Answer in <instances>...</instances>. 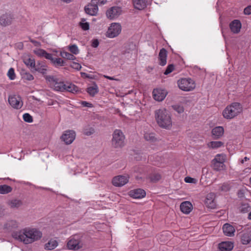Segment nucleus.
<instances>
[{
    "label": "nucleus",
    "mask_w": 251,
    "mask_h": 251,
    "mask_svg": "<svg viewBox=\"0 0 251 251\" xmlns=\"http://www.w3.org/2000/svg\"><path fill=\"white\" fill-rule=\"evenodd\" d=\"M12 236L24 244H29L40 240L42 237V233L37 228L28 227L13 233Z\"/></svg>",
    "instance_id": "nucleus-1"
},
{
    "label": "nucleus",
    "mask_w": 251,
    "mask_h": 251,
    "mask_svg": "<svg viewBox=\"0 0 251 251\" xmlns=\"http://www.w3.org/2000/svg\"><path fill=\"white\" fill-rule=\"evenodd\" d=\"M155 118L158 125L161 128L169 129L172 125L171 116L165 108L157 109L154 112Z\"/></svg>",
    "instance_id": "nucleus-2"
},
{
    "label": "nucleus",
    "mask_w": 251,
    "mask_h": 251,
    "mask_svg": "<svg viewBox=\"0 0 251 251\" xmlns=\"http://www.w3.org/2000/svg\"><path fill=\"white\" fill-rule=\"evenodd\" d=\"M242 111V106L240 103L233 102L227 106L223 111V115L226 119H231Z\"/></svg>",
    "instance_id": "nucleus-3"
},
{
    "label": "nucleus",
    "mask_w": 251,
    "mask_h": 251,
    "mask_svg": "<svg viewBox=\"0 0 251 251\" xmlns=\"http://www.w3.org/2000/svg\"><path fill=\"white\" fill-rule=\"evenodd\" d=\"M112 146L115 148H122L124 146L125 136L123 132L116 129L113 133Z\"/></svg>",
    "instance_id": "nucleus-4"
},
{
    "label": "nucleus",
    "mask_w": 251,
    "mask_h": 251,
    "mask_svg": "<svg viewBox=\"0 0 251 251\" xmlns=\"http://www.w3.org/2000/svg\"><path fill=\"white\" fill-rule=\"evenodd\" d=\"M226 155L224 154H217L212 161V167L216 171H221L225 169V162L226 160Z\"/></svg>",
    "instance_id": "nucleus-5"
},
{
    "label": "nucleus",
    "mask_w": 251,
    "mask_h": 251,
    "mask_svg": "<svg viewBox=\"0 0 251 251\" xmlns=\"http://www.w3.org/2000/svg\"><path fill=\"white\" fill-rule=\"evenodd\" d=\"M177 84L179 88L185 91L193 90L195 88V84L191 78H182L178 80Z\"/></svg>",
    "instance_id": "nucleus-6"
},
{
    "label": "nucleus",
    "mask_w": 251,
    "mask_h": 251,
    "mask_svg": "<svg viewBox=\"0 0 251 251\" xmlns=\"http://www.w3.org/2000/svg\"><path fill=\"white\" fill-rule=\"evenodd\" d=\"M83 246V243L78 236L73 237L68 241L67 244L68 249L70 250L76 251L82 248Z\"/></svg>",
    "instance_id": "nucleus-7"
},
{
    "label": "nucleus",
    "mask_w": 251,
    "mask_h": 251,
    "mask_svg": "<svg viewBox=\"0 0 251 251\" xmlns=\"http://www.w3.org/2000/svg\"><path fill=\"white\" fill-rule=\"evenodd\" d=\"M122 27L119 23H112L109 27L106 32V36L109 38L117 36L121 32Z\"/></svg>",
    "instance_id": "nucleus-8"
},
{
    "label": "nucleus",
    "mask_w": 251,
    "mask_h": 251,
    "mask_svg": "<svg viewBox=\"0 0 251 251\" xmlns=\"http://www.w3.org/2000/svg\"><path fill=\"white\" fill-rule=\"evenodd\" d=\"M9 104L14 109H19L23 105L21 97L17 95H11L8 97Z\"/></svg>",
    "instance_id": "nucleus-9"
},
{
    "label": "nucleus",
    "mask_w": 251,
    "mask_h": 251,
    "mask_svg": "<svg viewBox=\"0 0 251 251\" xmlns=\"http://www.w3.org/2000/svg\"><path fill=\"white\" fill-rule=\"evenodd\" d=\"M122 9L118 6H113L108 9L106 12V16L110 19L118 17L122 14Z\"/></svg>",
    "instance_id": "nucleus-10"
},
{
    "label": "nucleus",
    "mask_w": 251,
    "mask_h": 251,
    "mask_svg": "<svg viewBox=\"0 0 251 251\" xmlns=\"http://www.w3.org/2000/svg\"><path fill=\"white\" fill-rule=\"evenodd\" d=\"M75 138V133L73 130H67L64 132L61 137V139L66 144H71Z\"/></svg>",
    "instance_id": "nucleus-11"
},
{
    "label": "nucleus",
    "mask_w": 251,
    "mask_h": 251,
    "mask_svg": "<svg viewBox=\"0 0 251 251\" xmlns=\"http://www.w3.org/2000/svg\"><path fill=\"white\" fill-rule=\"evenodd\" d=\"M128 182V177L125 176H115L112 180L113 185L117 187L123 186Z\"/></svg>",
    "instance_id": "nucleus-12"
},
{
    "label": "nucleus",
    "mask_w": 251,
    "mask_h": 251,
    "mask_svg": "<svg viewBox=\"0 0 251 251\" xmlns=\"http://www.w3.org/2000/svg\"><path fill=\"white\" fill-rule=\"evenodd\" d=\"M167 92L166 90L161 89H155L152 92L154 99L157 101H162L166 97Z\"/></svg>",
    "instance_id": "nucleus-13"
},
{
    "label": "nucleus",
    "mask_w": 251,
    "mask_h": 251,
    "mask_svg": "<svg viewBox=\"0 0 251 251\" xmlns=\"http://www.w3.org/2000/svg\"><path fill=\"white\" fill-rule=\"evenodd\" d=\"M13 16L10 13H5L0 17V25L3 26H8L12 24Z\"/></svg>",
    "instance_id": "nucleus-14"
},
{
    "label": "nucleus",
    "mask_w": 251,
    "mask_h": 251,
    "mask_svg": "<svg viewBox=\"0 0 251 251\" xmlns=\"http://www.w3.org/2000/svg\"><path fill=\"white\" fill-rule=\"evenodd\" d=\"M215 195L213 193H210L207 195L205 200V203L208 208L212 209L215 207Z\"/></svg>",
    "instance_id": "nucleus-15"
},
{
    "label": "nucleus",
    "mask_w": 251,
    "mask_h": 251,
    "mask_svg": "<svg viewBox=\"0 0 251 251\" xmlns=\"http://www.w3.org/2000/svg\"><path fill=\"white\" fill-rule=\"evenodd\" d=\"M85 12L92 16L96 15L98 11V7L92 1L84 8Z\"/></svg>",
    "instance_id": "nucleus-16"
},
{
    "label": "nucleus",
    "mask_w": 251,
    "mask_h": 251,
    "mask_svg": "<svg viewBox=\"0 0 251 251\" xmlns=\"http://www.w3.org/2000/svg\"><path fill=\"white\" fill-rule=\"evenodd\" d=\"M231 31L233 33H238L240 31L241 24L239 20H234L229 25Z\"/></svg>",
    "instance_id": "nucleus-17"
},
{
    "label": "nucleus",
    "mask_w": 251,
    "mask_h": 251,
    "mask_svg": "<svg viewBox=\"0 0 251 251\" xmlns=\"http://www.w3.org/2000/svg\"><path fill=\"white\" fill-rule=\"evenodd\" d=\"M19 223L15 220H10L7 221L4 225V228L8 231L17 229L19 226Z\"/></svg>",
    "instance_id": "nucleus-18"
},
{
    "label": "nucleus",
    "mask_w": 251,
    "mask_h": 251,
    "mask_svg": "<svg viewBox=\"0 0 251 251\" xmlns=\"http://www.w3.org/2000/svg\"><path fill=\"white\" fill-rule=\"evenodd\" d=\"M167 50L162 48L160 50L159 55V64L161 66H164L167 63Z\"/></svg>",
    "instance_id": "nucleus-19"
},
{
    "label": "nucleus",
    "mask_w": 251,
    "mask_h": 251,
    "mask_svg": "<svg viewBox=\"0 0 251 251\" xmlns=\"http://www.w3.org/2000/svg\"><path fill=\"white\" fill-rule=\"evenodd\" d=\"M223 230L226 236L231 237L234 235L235 228L231 225L225 224L223 226Z\"/></svg>",
    "instance_id": "nucleus-20"
},
{
    "label": "nucleus",
    "mask_w": 251,
    "mask_h": 251,
    "mask_svg": "<svg viewBox=\"0 0 251 251\" xmlns=\"http://www.w3.org/2000/svg\"><path fill=\"white\" fill-rule=\"evenodd\" d=\"M233 248V244L231 242H224L219 244L221 251H230Z\"/></svg>",
    "instance_id": "nucleus-21"
},
{
    "label": "nucleus",
    "mask_w": 251,
    "mask_h": 251,
    "mask_svg": "<svg viewBox=\"0 0 251 251\" xmlns=\"http://www.w3.org/2000/svg\"><path fill=\"white\" fill-rule=\"evenodd\" d=\"M192 205L189 201H184L182 202L180 206L181 211L185 214L189 213L192 210Z\"/></svg>",
    "instance_id": "nucleus-22"
},
{
    "label": "nucleus",
    "mask_w": 251,
    "mask_h": 251,
    "mask_svg": "<svg viewBox=\"0 0 251 251\" xmlns=\"http://www.w3.org/2000/svg\"><path fill=\"white\" fill-rule=\"evenodd\" d=\"M33 69L34 71H37L43 74L44 75L47 74V72L46 66L44 64L39 62H37V64H35Z\"/></svg>",
    "instance_id": "nucleus-23"
},
{
    "label": "nucleus",
    "mask_w": 251,
    "mask_h": 251,
    "mask_svg": "<svg viewBox=\"0 0 251 251\" xmlns=\"http://www.w3.org/2000/svg\"><path fill=\"white\" fill-rule=\"evenodd\" d=\"M7 203L11 208L18 209L22 205L23 202L20 200L13 199L8 201Z\"/></svg>",
    "instance_id": "nucleus-24"
},
{
    "label": "nucleus",
    "mask_w": 251,
    "mask_h": 251,
    "mask_svg": "<svg viewBox=\"0 0 251 251\" xmlns=\"http://www.w3.org/2000/svg\"><path fill=\"white\" fill-rule=\"evenodd\" d=\"M224 132V129L222 126L215 127L212 130V135L215 139H218L221 137L223 135Z\"/></svg>",
    "instance_id": "nucleus-25"
},
{
    "label": "nucleus",
    "mask_w": 251,
    "mask_h": 251,
    "mask_svg": "<svg viewBox=\"0 0 251 251\" xmlns=\"http://www.w3.org/2000/svg\"><path fill=\"white\" fill-rule=\"evenodd\" d=\"M66 84L64 82L59 81L57 78V81L54 83L53 86L54 89L57 91L65 92Z\"/></svg>",
    "instance_id": "nucleus-26"
},
{
    "label": "nucleus",
    "mask_w": 251,
    "mask_h": 251,
    "mask_svg": "<svg viewBox=\"0 0 251 251\" xmlns=\"http://www.w3.org/2000/svg\"><path fill=\"white\" fill-rule=\"evenodd\" d=\"M58 246V242L54 239L50 240L45 245V249L48 250H52Z\"/></svg>",
    "instance_id": "nucleus-27"
},
{
    "label": "nucleus",
    "mask_w": 251,
    "mask_h": 251,
    "mask_svg": "<svg viewBox=\"0 0 251 251\" xmlns=\"http://www.w3.org/2000/svg\"><path fill=\"white\" fill-rule=\"evenodd\" d=\"M87 92L91 96L94 97L99 92L98 86L94 83L92 86L87 88Z\"/></svg>",
    "instance_id": "nucleus-28"
},
{
    "label": "nucleus",
    "mask_w": 251,
    "mask_h": 251,
    "mask_svg": "<svg viewBox=\"0 0 251 251\" xmlns=\"http://www.w3.org/2000/svg\"><path fill=\"white\" fill-rule=\"evenodd\" d=\"M251 241V234L250 233H244L241 236V242L244 245H247Z\"/></svg>",
    "instance_id": "nucleus-29"
},
{
    "label": "nucleus",
    "mask_w": 251,
    "mask_h": 251,
    "mask_svg": "<svg viewBox=\"0 0 251 251\" xmlns=\"http://www.w3.org/2000/svg\"><path fill=\"white\" fill-rule=\"evenodd\" d=\"M224 145V143L221 141H211L207 143V147L212 149H218Z\"/></svg>",
    "instance_id": "nucleus-30"
},
{
    "label": "nucleus",
    "mask_w": 251,
    "mask_h": 251,
    "mask_svg": "<svg viewBox=\"0 0 251 251\" xmlns=\"http://www.w3.org/2000/svg\"><path fill=\"white\" fill-rule=\"evenodd\" d=\"M65 88V91H68L72 93L78 91V88L72 83H66Z\"/></svg>",
    "instance_id": "nucleus-31"
},
{
    "label": "nucleus",
    "mask_w": 251,
    "mask_h": 251,
    "mask_svg": "<svg viewBox=\"0 0 251 251\" xmlns=\"http://www.w3.org/2000/svg\"><path fill=\"white\" fill-rule=\"evenodd\" d=\"M129 196L134 199H140L141 198V189L131 190Z\"/></svg>",
    "instance_id": "nucleus-32"
},
{
    "label": "nucleus",
    "mask_w": 251,
    "mask_h": 251,
    "mask_svg": "<svg viewBox=\"0 0 251 251\" xmlns=\"http://www.w3.org/2000/svg\"><path fill=\"white\" fill-rule=\"evenodd\" d=\"M12 188L10 186L7 185H0V194H6L11 192Z\"/></svg>",
    "instance_id": "nucleus-33"
},
{
    "label": "nucleus",
    "mask_w": 251,
    "mask_h": 251,
    "mask_svg": "<svg viewBox=\"0 0 251 251\" xmlns=\"http://www.w3.org/2000/svg\"><path fill=\"white\" fill-rule=\"evenodd\" d=\"M60 55L63 58L70 60H74L76 58L73 54L64 51L60 52Z\"/></svg>",
    "instance_id": "nucleus-34"
},
{
    "label": "nucleus",
    "mask_w": 251,
    "mask_h": 251,
    "mask_svg": "<svg viewBox=\"0 0 251 251\" xmlns=\"http://www.w3.org/2000/svg\"><path fill=\"white\" fill-rule=\"evenodd\" d=\"M239 210L242 213H247L250 211L251 207L249 203H242L239 207Z\"/></svg>",
    "instance_id": "nucleus-35"
},
{
    "label": "nucleus",
    "mask_w": 251,
    "mask_h": 251,
    "mask_svg": "<svg viewBox=\"0 0 251 251\" xmlns=\"http://www.w3.org/2000/svg\"><path fill=\"white\" fill-rule=\"evenodd\" d=\"M144 138L146 140L150 142H154L156 139L153 133H146L144 134Z\"/></svg>",
    "instance_id": "nucleus-36"
},
{
    "label": "nucleus",
    "mask_w": 251,
    "mask_h": 251,
    "mask_svg": "<svg viewBox=\"0 0 251 251\" xmlns=\"http://www.w3.org/2000/svg\"><path fill=\"white\" fill-rule=\"evenodd\" d=\"M161 176L158 173H153L150 176V179L151 182L155 183L161 179Z\"/></svg>",
    "instance_id": "nucleus-37"
},
{
    "label": "nucleus",
    "mask_w": 251,
    "mask_h": 251,
    "mask_svg": "<svg viewBox=\"0 0 251 251\" xmlns=\"http://www.w3.org/2000/svg\"><path fill=\"white\" fill-rule=\"evenodd\" d=\"M51 63L56 67L64 66V61L60 58H53Z\"/></svg>",
    "instance_id": "nucleus-38"
},
{
    "label": "nucleus",
    "mask_w": 251,
    "mask_h": 251,
    "mask_svg": "<svg viewBox=\"0 0 251 251\" xmlns=\"http://www.w3.org/2000/svg\"><path fill=\"white\" fill-rule=\"evenodd\" d=\"M24 63L26 66L30 67L31 69H33L34 66L35 65L34 59H31L30 58L25 59L24 60Z\"/></svg>",
    "instance_id": "nucleus-39"
},
{
    "label": "nucleus",
    "mask_w": 251,
    "mask_h": 251,
    "mask_svg": "<svg viewBox=\"0 0 251 251\" xmlns=\"http://www.w3.org/2000/svg\"><path fill=\"white\" fill-rule=\"evenodd\" d=\"M44 77L45 78L46 80L49 82L51 85H53L54 83L57 81V78L54 77L53 75H45Z\"/></svg>",
    "instance_id": "nucleus-40"
},
{
    "label": "nucleus",
    "mask_w": 251,
    "mask_h": 251,
    "mask_svg": "<svg viewBox=\"0 0 251 251\" xmlns=\"http://www.w3.org/2000/svg\"><path fill=\"white\" fill-rule=\"evenodd\" d=\"M69 48V50L74 54H77L79 53V50L75 45L70 46Z\"/></svg>",
    "instance_id": "nucleus-41"
},
{
    "label": "nucleus",
    "mask_w": 251,
    "mask_h": 251,
    "mask_svg": "<svg viewBox=\"0 0 251 251\" xmlns=\"http://www.w3.org/2000/svg\"><path fill=\"white\" fill-rule=\"evenodd\" d=\"M7 75L10 80H14L16 77L14 69L11 68L8 71Z\"/></svg>",
    "instance_id": "nucleus-42"
},
{
    "label": "nucleus",
    "mask_w": 251,
    "mask_h": 251,
    "mask_svg": "<svg viewBox=\"0 0 251 251\" xmlns=\"http://www.w3.org/2000/svg\"><path fill=\"white\" fill-rule=\"evenodd\" d=\"M24 120L27 123H31L33 121L32 116L28 113H25L23 116Z\"/></svg>",
    "instance_id": "nucleus-43"
},
{
    "label": "nucleus",
    "mask_w": 251,
    "mask_h": 251,
    "mask_svg": "<svg viewBox=\"0 0 251 251\" xmlns=\"http://www.w3.org/2000/svg\"><path fill=\"white\" fill-rule=\"evenodd\" d=\"M46 52L45 50L41 49H37L34 50V53L40 57H44Z\"/></svg>",
    "instance_id": "nucleus-44"
},
{
    "label": "nucleus",
    "mask_w": 251,
    "mask_h": 251,
    "mask_svg": "<svg viewBox=\"0 0 251 251\" xmlns=\"http://www.w3.org/2000/svg\"><path fill=\"white\" fill-rule=\"evenodd\" d=\"M91 1L93 4H95L98 7L99 5L101 6L105 4L107 2V0H91Z\"/></svg>",
    "instance_id": "nucleus-45"
},
{
    "label": "nucleus",
    "mask_w": 251,
    "mask_h": 251,
    "mask_svg": "<svg viewBox=\"0 0 251 251\" xmlns=\"http://www.w3.org/2000/svg\"><path fill=\"white\" fill-rule=\"evenodd\" d=\"M134 7L138 10H141V0H132Z\"/></svg>",
    "instance_id": "nucleus-46"
},
{
    "label": "nucleus",
    "mask_w": 251,
    "mask_h": 251,
    "mask_svg": "<svg viewBox=\"0 0 251 251\" xmlns=\"http://www.w3.org/2000/svg\"><path fill=\"white\" fill-rule=\"evenodd\" d=\"M173 109L177 112L178 113H182L184 112V108L183 106L178 105L173 106Z\"/></svg>",
    "instance_id": "nucleus-47"
},
{
    "label": "nucleus",
    "mask_w": 251,
    "mask_h": 251,
    "mask_svg": "<svg viewBox=\"0 0 251 251\" xmlns=\"http://www.w3.org/2000/svg\"><path fill=\"white\" fill-rule=\"evenodd\" d=\"M174 69V66L173 64H170L168 66L166 70L164 72V75H167L173 72Z\"/></svg>",
    "instance_id": "nucleus-48"
},
{
    "label": "nucleus",
    "mask_w": 251,
    "mask_h": 251,
    "mask_svg": "<svg viewBox=\"0 0 251 251\" xmlns=\"http://www.w3.org/2000/svg\"><path fill=\"white\" fill-rule=\"evenodd\" d=\"M23 78L29 81L32 80L34 79L33 76L29 73H25L23 75Z\"/></svg>",
    "instance_id": "nucleus-49"
},
{
    "label": "nucleus",
    "mask_w": 251,
    "mask_h": 251,
    "mask_svg": "<svg viewBox=\"0 0 251 251\" xmlns=\"http://www.w3.org/2000/svg\"><path fill=\"white\" fill-rule=\"evenodd\" d=\"M230 189L229 185L228 183H225L220 187V190L222 191L227 192Z\"/></svg>",
    "instance_id": "nucleus-50"
},
{
    "label": "nucleus",
    "mask_w": 251,
    "mask_h": 251,
    "mask_svg": "<svg viewBox=\"0 0 251 251\" xmlns=\"http://www.w3.org/2000/svg\"><path fill=\"white\" fill-rule=\"evenodd\" d=\"M70 66L72 68L77 70H80L81 68V66L80 64L75 62H72L70 64Z\"/></svg>",
    "instance_id": "nucleus-51"
},
{
    "label": "nucleus",
    "mask_w": 251,
    "mask_h": 251,
    "mask_svg": "<svg viewBox=\"0 0 251 251\" xmlns=\"http://www.w3.org/2000/svg\"><path fill=\"white\" fill-rule=\"evenodd\" d=\"M95 130L93 128H90L89 129H85L84 130V133L86 135L89 136L94 133Z\"/></svg>",
    "instance_id": "nucleus-52"
},
{
    "label": "nucleus",
    "mask_w": 251,
    "mask_h": 251,
    "mask_svg": "<svg viewBox=\"0 0 251 251\" xmlns=\"http://www.w3.org/2000/svg\"><path fill=\"white\" fill-rule=\"evenodd\" d=\"M131 154L134 156L135 158L137 161H139L141 159L140 151L136 152L134 150L133 151V153Z\"/></svg>",
    "instance_id": "nucleus-53"
},
{
    "label": "nucleus",
    "mask_w": 251,
    "mask_h": 251,
    "mask_svg": "<svg viewBox=\"0 0 251 251\" xmlns=\"http://www.w3.org/2000/svg\"><path fill=\"white\" fill-rule=\"evenodd\" d=\"M80 25L81 27L84 30H87L89 29V25L88 23H80Z\"/></svg>",
    "instance_id": "nucleus-54"
},
{
    "label": "nucleus",
    "mask_w": 251,
    "mask_h": 251,
    "mask_svg": "<svg viewBox=\"0 0 251 251\" xmlns=\"http://www.w3.org/2000/svg\"><path fill=\"white\" fill-rule=\"evenodd\" d=\"M244 14L246 15L251 14V5H249L246 7L244 10Z\"/></svg>",
    "instance_id": "nucleus-55"
},
{
    "label": "nucleus",
    "mask_w": 251,
    "mask_h": 251,
    "mask_svg": "<svg viewBox=\"0 0 251 251\" xmlns=\"http://www.w3.org/2000/svg\"><path fill=\"white\" fill-rule=\"evenodd\" d=\"M184 180L187 183H194L195 182V179L189 176H187L184 178Z\"/></svg>",
    "instance_id": "nucleus-56"
},
{
    "label": "nucleus",
    "mask_w": 251,
    "mask_h": 251,
    "mask_svg": "<svg viewBox=\"0 0 251 251\" xmlns=\"http://www.w3.org/2000/svg\"><path fill=\"white\" fill-rule=\"evenodd\" d=\"M44 57H45L46 59H49L52 62L53 59L54 57H53L52 55L50 53H48L47 52H46L45 55H44Z\"/></svg>",
    "instance_id": "nucleus-57"
},
{
    "label": "nucleus",
    "mask_w": 251,
    "mask_h": 251,
    "mask_svg": "<svg viewBox=\"0 0 251 251\" xmlns=\"http://www.w3.org/2000/svg\"><path fill=\"white\" fill-rule=\"evenodd\" d=\"M99 45V41L97 39H95L92 41V46L93 48H97Z\"/></svg>",
    "instance_id": "nucleus-58"
},
{
    "label": "nucleus",
    "mask_w": 251,
    "mask_h": 251,
    "mask_svg": "<svg viewBox=\"0 0 251 251\" xmlns=\"http://www.w3.org/2000/svg\"><path fill=\"white\" fill-rule=\"evenodd\" d=\"M81 103L83 106L87 107H92V104L91 103L88 102L87 101H82Z\"/></svg>",
    "instance_id": "nucleus-59"
},
{
    "label": "nucleus",
    "mask_w": 251,
    "mask_h": 251,
    "mask_svg": "<svg viewBox=\"0 0 251 251\" xmlns=\"http://www.w3.org/2000/svg\"><path fill=\"white\" fill-rule=\"evenodd\" d=\"M30 42L32 43H33L35 46H38L39 45V43L35 40L31 39Z\"/></svg>",
    "instance_id": "nucleus-60"
},
{
    "label": "nucleus",
    "mask_w": 251,
    "mask_h": 251,
    "mask_svg": "<svg viewBox=\"0 0 251 251\" xmlns=\"http://www.w3.org/2000/svg\"><path fill=\"white\" fill-rule=\"evenodd\" d=\"M249 160V158H248V157H245L244 158V159H243L242 160H241V163L242 164H243V163H244V162L245 161H248Z\"/></svg>",
    "instance_id": "nucleus-61"
},
{
    "label": "nucleus",
    "mask_w": 251,
    "mask_h": 251,
    "mask_svg": "<svg viewBox=\"0 0 251 251\" xmlns=\"http://www.w3.org/2000/svg\"><path fill=\"white\" fill-rule=\"evenodd\" d=\"M104 77L107 78V79H110V80H115V79L113 77H111V76H107V75H104Z\"/></svg>",
    "instance_id": "nucleus-62"
},
{
    "label": "nucleus",
    "mask_w": 251,
    "mask_h": 251,
    "mask_svg": "<svg viewBox=\"0 0 251 251\" xmlns=\"http://www.w3.org/2000/svg\"><path fill=\"white\" fill-rule=\"evenodd\" d=\"M146 196V192L142 189V198L145 197Z\"/></svg>",
    "instance_id": "nucleus-63"
},
{
    "label": "nucleus",
    "mask_w": 251,
    "mask_h": 251,
    "mask_svg": "<svg viewBox=\"0 0 251 251\" xmlns=\"http://www.w3.org/2000/svg\"><path fill=\"white\" fill-rule=\"evenodd\" d=\"M248 218L249 220H251V212L249 213Z\"/></svg>",
    "instance_id": "nucleus-64"
}]
</instances>
